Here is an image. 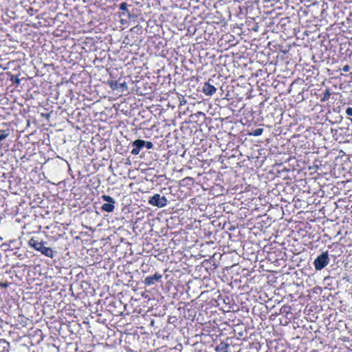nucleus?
<instances>
[{
	"instance_id": "f257e3e1",
	"label": "nucleus",
	"mask_w": 352,
	"mask_h": 352,
	"mask_svg": "<svg viewBox=\"0 0 352 352\" xmlns=\"http://www.w3.org/2000/svg\"><path fill=\"white\" fill-rule=\"evenodd\" d=\"M28 244L30 247L40 252L42 254L50 258L54 257L53 250L50 248L44 246L42 241H39L37 239L32 237L29 240Z\"/></svg>"
},
{
	"instance_id": "f03ea898",
	"label": "nucleus",
	"mask_w": 352,
	"mask_h": 352,
	"mask_svg": "<svg viewBox=\"0 0 352 352\" xmlns=\"http://www.w3.org/2000/svg\"><path fill=\"white\" fill-rule=\"evenodd\" d=\"M330 261L327 252H322L318 256L314 261V265L316 270L320 271L324 268Z\"/></svg>"
},
{
	"instance_id": "7ed1b4c3",
	"label": "nucleus",
	"mask_w": 352,
	"mask_h": 352,
	"mask_svg": "<svg viewBox=\"0 0 352 352\" xmlns=\"http://www.w3.org/2000/svg\"><path fill=\"white\" fill-rule=\"evenodd\" d=\"M149 204L158 208H163L167 205L168 200L160 194H155L149 200Z\"/></svg>"
},
{
	"instance_id": "20e7f679",
	"label": "nucleus",
	"mask_w": 352,
	"mask_h": 352,
	"mask_svg": "<svg viewBox=\"0 0 352 352\" xmlns=\"http://www.w3.org/2000/svg\"><path fill=\"white\" fill-rule=\"evenodd\" d=\"M102 199H103V201L107 202L102 204L101 207L102 210L107 212H113L115 208V199L109 195H104L102 196Z\"/></svg>"
},
{
	"instance_id": "39448f33",
	"label": "nucleus",
	"mask_w": 352,
	"mask_h": 352,
	"mask_svg": "<svg viewBox=\"0 0 352 352\" xmlns=\"http://www.w3.org/2000/svg\"><path fill=\"white\" fill-rule=\"evenodd\" d=\"M132 146L134 147L131 151V154L137 155L140 153V149L144 146L143 140H136L132 143Z\"/></svg>"
},
{
	"instance_id": "423d86ee",
	"label": "nucleus",
	"mask_w": 352,
	"mask_h": 352,
	"mask_svg": "<svg viewBox=\"0 0 352 352\" xmlns=\"http://www.w3.org/2000/svg\"><path fill=\"white\" fill-rule=\"evenodd\" d=\"M162 277V274L156 272L152 276H147L144 279V283L146 285H148V286L154 285L155 282L160 281L161 280Z\"/></svg>"
},
{
	"instance_id": "0eeeda50",
	"label": "nucleus",
	"mask_w": 352,
	"mask_h": 352,
	"mask_svg": "<svg viewBox=\"0 0 352 352\" xmlns=\"http://www.w3.org/2000/svg\"><path fill=\"white\" fill-rule=\"evenodd\" d=\"M203 92L207 96H212L216 92V88L209 82H205L203 87Z\"/></svg>"
},
{
	"instance_id": "6e6552de",
	"label": "nucleus",
	"mask_w": 352,
	"mask_h": 352,
	"mask_svg": "<svg viewBox=\"0 0 352 352\" xmlns=\"http://www.w3.org/2000/svg\"><path fill=\"white\" fill-rule=\"evenodd\" d=\"M228 344H225V343H221L220 344H219L217 346L216 350L218 352H228Z\"/></svg>"
},
{
	"instance_id": "1a4fd4ad",
	"label": "nucleus",
	"mask_w": 352,
	"mask_h": 352,
	"mask_svg": "<svg viewBox=\"0 0 352 352\" xmlns=\"http://www.w3.org/2000/svg\"><path fill=\"white\" fill-rule=\"evenodd\" d=\"M10 135V130H0V141L6 139Z\"/></svg>"
},
{
	"instance_id": "9d476101",
	"label": "nucleus",
	"mask_w": 352,
	"mask_h": 352,
	"mask_svg": "<svg viewBox=\"0 0 352 352\" xmlns=\"http://www.w3.org/2000/svg\"><path fill=\"white\" fill-rule=\"evenodd\" d=\"M330 96H331V92H330L329 89H326L324 93L323 97L321 98V101L325 102V101L328 100L329 99Z\"/></svg>"
},
{
	"instance_id": "9b49d317",
	"label": "nucleus",
	"mask_w": 352,
	"mask_h": 352,
	"mask_svg": "<svg viewBox=\"0 0 352 352\" xmlns=\"http://www.w3.org/2000/svg\"><path fill=\"white\" fill-rule=\"evenodd\" d=\"M263 132V129L262 128H258V129H255L253 132H252V135H254V136H259L261 135Z\"/></svg>"
},
{
	"instance_id": "f8f14e48",
	"label": "nucleus",
	"mask_w": 352,
	"mask_h": 352,
	"mask_svg": "<svg viewBox=\"0 0 352 352\" xmlns=\"http://www.w3.org/2000/svg\"><path fill=\"white\" fill-rule=\"evenodd\" d=\"M127 8H128V4L126 2H122L120 4V9L123 11H126V12L129 13V10H128Z\"/></svg>"
},
{
	"instance_id": "ddd939ff",
	"label": "nucleus",
	"mask_w": 352,
	"mask_h": 352,
	"mask_svg": "<svg viewBox=\"0 0 352 352\" xmlns=\"http://www.w3.org/2000/svg\"><path fill=\"white\" fill-rule=\"evenodd\" d=\"M110 87L112 89H118V83L117 81H111L109 82Z\"/></svg>"
},
{
	"instance_id": "4468645a",
	"label": "nucleus",
	"mask_w": 352,
	"mask_h": 352,
	"mask_svg": "<svg viewBox=\"0 0 352 352\" xmlns=\"http://www.w3.org/2000/svg\"><path fill=\"white\" fill-rule=\"evenodd\" d=\"M144 146H146L148 149H151L153 147V144L151 142H147L144 140Z\"/></svg>"
},
{
	"instance_id": "2eb2a0df",
	"label": "nucleus",
	"mask_w": 352,
	"mask_h": 352,
	"mask_svg": "<svg viewBox=\"0 0 352 352\" xmlns=\"http://www.w3.org/2000/svg\"><path fill=\"white\" fill-rule=\"evenodd\" d=\"M122 88V91L126 90L128 89V86L126 82H123L119 84L118 88Z\"/></svg>"
},
{
	"instance_id": "dca6fc26",
	"label": "nucleus",
	"mask_w": 352,
	"mask_h": 352,
	"mask_svg": "<svg viewBox=\"0 0 352 352\" xmlns=\"http://www.w3.org/2000/svg\"><path fill=\"white\" fill-rule=\"evenodd\" d=\"M346 113L347 116H352V107H348L346 109Z\"/></svg>"
},
{
	"instance_id": "f3484780",
	"label": "nucleus",
	"mask_w": 352,
	"mask_h": 352,
	"mask_svg": "<svg viewBox=\"0 0 352 352\" xmlns=\"http://www.w3.org/2000/svg\"><path fill=\"white\" fill-rule=\"evenodd\" d=\"M350 69V67L348 65H346L343 67L342 70L344 72H348Z\"/></svg>"
},
{
	"instance_id": "a211bd4d",
	"label": "nucleus",
	"mask_w": 352,
	"mask_h": 352,
	"mask_svg": "<svg viewBox=\"0 0 352 352\" xmlns=\"http://www.w3.org/2000/svg\"><path fill=\"white\" fill-rule=\"evenodd\" d=\"M2 343L3 344H4V346H3V349H5L6 348V346L8 347L9 346V343L3 340V341H0V344Z\"/></svg>"
}]
</instances>
